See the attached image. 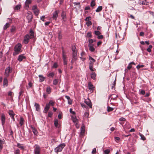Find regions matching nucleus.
Segmentation results:
<instances>
[{
	"mask_svg": "<svg viewBox=\"0 0 154 154\" xmlns=\"http://www.w3.org/2000/svg\"><path fill=\"white\" fill-rule=\"evenodd\" d=\"M60 12L59 10H57L54 11L53 13L52 17L54 19H56L58 17V14Z\"/></svg>",
	"mask_w": 154,
	"mask_h": 154,
	"instance_id": "11",
	"label": "nucleus"
},
{
	"mask_svg": "<svg viewBox=\"0 0 154 154\" xmlns=\"http://www.w3.org/2000/svg\"><path fill=\"white\" fill-rule=\"evenodd\" d=\"M58 66L57 64V63H54L53 65V68H57Z\"/></svg>",
	"mask_w": 154,
	"mask_h": 154,
	"instance_id": "59",
	"label": "nucleus"
},
{
	"mask_svg": "<svg viewBox=\"0 0 154 154\" xmlns=\"http://www.w3.org/2000/svg\"><path fill=\"white\" fill-rule=\"evenodd\" d=\"M139 3L142 5H148V2L146 0H139Z\"/></svg>",
	"mask_w": 154,
	"mask_h": 154,
	"instance_id": "14",
	"label": "nucleus"
},
{
	"mask_svg": "<svg viewBox=\"0 0 154 154\" xmlns=\"http://www.w3.org/2000/svg\"><path fill=\"white\" fill-rule=\"evenodd\" d=\"M85 117L88 118L89 115V113L88 112H85L84 114Z\"/></svg>",
	"mask_w": 154,
	"mask_h": 154,
	"instance_id": "49",
	"label": "nucleus"
},
{
	"mask_svg": "<svg viewBox=\"0 0 154 154\" xmlns=\"http://www.w3.org/2000/svg\"><path fill=\"white\" fill-rule=\"evenodd\" d=\"M8 114L11 117L13 121H15L14 116L15 115V113L12 110H10L8 112Z\"/></svg>",
	"mask_w": 154,
	"mask_h": 154,
	"instance_id": "10",
	"label": "nucleus"
},
{
	"mask_svg": "<svg viewBox=\"0 0 154 154\" xmlns=\"http://www.w3.org/2000/svg\"><path fill=\"white\" fill-rule=\"evenodd\" d=\"M54 126L56 127L59 128L60 126L58 123V121L57 119H55L54 120Z\"/></svg>",
	"mask_w": 154,
	"mask_h": 154,
	"instance_id": "18",
	"label": "nucleus"
},
{
	"mask_svg": "<svg viewBox=\"0 0 154 154\" xmlns=\"http://www.w3.org/2000/svg\"><path fill=\"white\" fill-rule=\"evenodd\" d=\"M72 119L73 122H74L75 123L76 125H77L78 120H77L76 116H72Z\"/></svg>",
	"mask_w": 154,
	"mask_h": 154,
	"instance_id": "21",
	"label": "nucleus"
},
{
	"mask_svg": "<svg viewBox=\"0 0 154 154\" xmlns=\"http://www.w3.org/2000/svg\"><path fill=\"white\" fill-rule=\"evenodd\" d=\"M89 60L90 61L89 63V69L91 71H94L95 70V69L93 68V65L95 61V60L90 56L89 57Z\"/></svg>",
	"mask_w": 154,
	"mask_h": 154,
	"instance_id": "3",
	"label": "nucleus"
},
{
	"mask_svg": "<svg viewBox=\"0 0 154 154\" xmlns=\"http://www.w3.org/2000/svg\"><path fill=\"white\" fill-rule=\"evenodd\" d=\"M80 134L81 135H83L85 132V127L84 125H82L81 128Z\"/></svg>",
	"mask_w": 154,
	"mask_h": 154,
	"instance_id": "19",
	"label": "nucleus"
},
{
	"mask_svg": "<svg viewBox=\"0 0 154 154\" xmlns=\"http://www.w3.org/2000/svg\"><path fill=\"white\" fill-rule=\"evenodd\" d=\"M58 83V80L57 79H54L53 81V84L54 85H56Z\"/></svg>",
	"mask_w": 154,
	"mask_h": 154,
	"instance_id": "45",
	"label": "nucleus"
},
{
	"mask_svg": "<svg viewBox=\"0 0 154 154\" xmlns=\"http://www.w3.org/2000/svg\"><path fill=\"white\" fill-rule=\"evenodd\" d=\"M53 115V113L51 111H49L48 112V116L49 117H51Z\"/></svg>",
	"mask_w": 154,
	"mask_h": 154,
	"instance_id": "46",
	"label": "nucleus"
},
{
	"mask_svg": "<svg viewBox=\"0 0 154 154\" xmlns=\"http://www.w3.org/2000/svg\"><path fill=\"white\" fill-rule=\"evenodd\" d=\"M10 24L9 23H7L3 26V29L4 30H5L8 28L10 26Z\"/></svg>",
	"mask_w": 154,
	"mask_h": 154,
	"instance_id": "27",
	"label": "nucleus"
},
{
	"mask_svg": "<svg viewBox=\"0 0 154 154\" xmlns=\"http://www.w3.org/2000/svg\"><path fill=\"white\" fill-rule=\"evenodd\" d=\"M31 38L28 34L26 35L24 37V42L25 44H27L29 42V39Z\"/></svg>",
	"mask_w": 154,
	"mask_h": 154,
	"instance_id": "9",
	"label": "nucleus"
},
{
	"mask_svg": "<svg viewBox=\"0 0 154 154\" xmlns=\"http://www.w3.org/2000/svg\"><path fill=\"white\" fill-rule=\"evenodd\" d=\"M32 9L35 15H37L38 14L39 10L37 8L36 5H35L32 6Z\"/></svg>",
	"mask_w": 154,
	"mask_h": 154,
	"instance_id": "8",
	"label": "nucleus"
},
{
	"mask_svg": "<svg viewBox=\"0 0 154 154\" xmlns=\"http://www.w3.org/2000/svg\"><path fill=\"white\" fill-rule=\"evenodd\" d=\"M87 36L88 37L91 38L92 36L91 33V32L88 33L87 34Z\"/></svg>",
	"mask_w": 154,
	"mask_h": 154,
	"instance_id": "56",
	"label": "nucleus"
},
{
	"mask_svg": "<svg viewBox=\"0 0 154 154\" xmlns=\"http://www.w3.org/2000/svg\"><path fill=\"white\" fill-rule=\"evenodd\" d=\"M48 110H49L48 109L46 108L45 107L44 108V110L43 112L45 113H47Z\"/></svg>",
	"mask_w": 154,
	"mask_h": 154,
	"instance_id": "54",
	"label": "nucleus"
},
{
	"mask_svg": "<svg viewBox=\"0 0 154 154\" xmlns=\"http://www.w3.org/2000/svg\"><path fill=\"white\" fill-rule=\"evenodd\" d=\"M41 152V148L40 146L35 144L34 146L33 154H40Z\"/></svg>",
	"mask_w": 154,
	"mask_h": 154,
	"instance_id": "4",
	"label": "nucleus"
},
{
	"mask_svg": "<svg viewBox=\"0 0 154 154\" xmlns=\"http://www.w3.org/2000/svg\"><path fill=\"white\" fill-rule=\"evenodd\" d=\"M54 75V73L53 72H52L49 73L48 75V77H53Z\"/></svg>",
	"mask_w": 154,
	"mask_h": 154,
	"instance_id": "38",
	"label": "nucleus"
},
{
	"mask_svg": "<svg viewBox=\"0 0 154 154\" xmlns=\"http://www.w3.org/2000/svg\"><path fill=\"white\" fill-rule=\"evenodd\" d=\"M81 105L82 107L87 108V106L84 103L81 104Z\"/></svg>",
	"mask_w": 154,
	"mask_h": 154,
	"instance_id": "62",
	"label": "nucleus"
},
{
	"mask_svg": "<svg viewBox=\"0 0 154 154\" xmlns=\"http://www.w3.org/2000/svg\"><path fill=\"white\" fill-rule=\"evenodd\" d=\"M144 66L143 65H138L136 66V68L138 69H139L140 68L143 67Z\"/></svg>",
	"mask_w": 154,
	"mask_h": 154,
	"instance_id": "39",
	"label": "nucleus"
},
{
	"mask_svg": "<svg viewBox=\"0 0 154 154\" xmlns=\"http://www.w3.org/2000/svg\"><path fill=\"white\" fill-rule=\"evenodd\" d=\"M66 144L63 143L58 145L54 149V152L56 153L60 152L62 151L63 149L65 146Z\"/></svg>",
	"mask_w": 154,
	"mask_h": 154,
	"instance_id": "2",
	"label": "nucleus"
},
{
	"mask_svg": "<svg viewBox=\"0 0 154 154\" xmlns=\"http://www.w3.org/2000/svg\"><path fill=\"white\" fill-rule=\"evenodd\" d=\"M1 120L2 121V124L3 125L5 123V115L4 114L1 115Z\"/></svg>",
	"mask_w": 154,
	"mask_h": 154,
	"instance_id": "13",
	"label": "nucleus"
},
{
	"mask_svg": "<svg viewBox=\"0 0 154 154\" xmlns=\"http://www.w3.org/2000/svg\"><path fill=\"white\" fill-rule=\"evenodd\" d=\"M29 34L31 38H33L34 37V32L32 29H30L29 31Z\"/></svg>",
	"mask_w": 154,
	"mask_h": 154,
	"instance_id": "24",
	"label": "nucleus"
},
{
	"mask_svg": "<svg viewBox=\"0 0 154 154\" xmlns=\"http://www.w3.org/2000/svg\"><path fill=\"white\" fill-rule=\"evenodd\" d=\"M31 0H26L24 6V7L26 9H27L29 8V5L31 4Z\"/></svg>",
	"mask_w": 154,
	"mask_h": 154,
	"instance_id": "12",
	"label": "nucleus"
},
{
	"mask_svg": "<svg viewBox=\"0 0 154 154\" xmlns=\"http://www.w3.org/2000/svg\"><path fill=\"white\" fill-rule=\"evenodd\" d=\"M118 97V96L116 95L115 94H112L109 97L111 98V99H113V100H114L115 99Z\"/></svg>",
	"mask_w": 154,
	"mask_h": 154,
	"instance_id": "36",
	"label": "nucleus"
},
{
	"mask_svg": "<svg viewBox=\"0 0 154 154\" xmlns=\"http://www.w3.org/2000/svg\"><path fill=\"white\" fill-rule=\"evenodd\" d=\"M145 91L143 90H142L140 91V94H142L144 95L145 94Z\"/></svg>",
	"mask_w": 154,
	"mask_h": 154,
	"instance_id": "55",
	"label": "nucleus"
},
{
	"mask_svg": "<svg viewBox=\"0 0 154 154\" xmlns=\"http://www.w3.org/2000/svg\"><path fill=\"white\" fill-rule=\"evenodd\" d=\"M39 78L40 82H43V81H44L45 78L42 75H39Z\"/></svg>",
	"mask_w": 154,
	"mask_h": 154,
	"instance_id": "33",
	"label": "nucleus"
},
{
	"mask_svg": "<svg viewBox=\"0 0 154 154\" xmlns=\"http://www.w3.org/2000/svg\"><path fill=\"white\" fill-rule=\"evenodd\" d=\"M96 152V149L95 148H94L93 149V150L92 151V154H94Z\"/></svg>",
	"mask_w": 154,
	"mask_h": 154,
	"instance_id": "57",
	"label": "nucleus"
},
{
	"mask_svg": "<svg viewBox=\"0 0 154 154\" xmlns=\"http://www.w3.org/2000/svg\"><path fill=\"white\" fill-rule=\"evenodd\" d=\"M17 146L19 148H20L21 149H24V147L23 145L20 143H17Z\"/></svg>",
	"mask_w": 154,
	"mask_h": 154,
	"instance_id": "30",
	"label": "nucleus"
},
{
	"mask_svg": "<svg viewBox=\"0 0 154 154\" xmlns=\"http://www.w3.org/2000/svg\"><path fill=\"white\" fill-rule=\"evenodd\" d=\"M140 136L141 137V139L142 140H145L146 138L142 134H140Z\"/></svg>",
	"mask_w": 154,
	"mask_h": 154,
	"instance_id": "51",
	"label": "nucleus"
},
{
	"mask_svg": "<svg viewBox=\"0 0 154 154\" xmlns=\"http://www.w3.org/2000/svg\"><path fill=\"white\" fill-rule=\"evenodd\" d=\"M24 120L23 118L21 117L20 120V126H22L23 124Z\"/></svg>",
	"mask_w": 154,
	"mask_h": 154,
	"instance_id": "31",
	"label": "nucleus"
},
{
	"mask_svg": "<svg viewBox=\"0 0 154 154\" xmlns=\"http://www.w3.org/2000/svg\"><path fill=\"white\" fill-rule=\"evenodd\" d=\"M119 140L120 138L119 137H115V140L117 142H118V141H119Z\"/></svg>",
	"mask_w": 154,
	"mask_h": 154,
	"instance_id": "53",
	"label": "nucleus"
},
{
	"mask_svg": "<svg viewBox=\"0 0 154 154\" xmlns=\"http://www.w3.org/2000/svg\"><path fill=\"white\" fill-rule=\"evenodd\" d=\"M91 76L92 79H95L96 78V74L95 72H92L91 74Z\"/></svg>",
	"mask_w": 154,
	"mask_h": 154,
	"instance_id": "26",
	"label": "nucleus"
},
{
	"mask_svg": "<svg viewBox=\"0 0 154 154\" xmlns=\"http://www.w3.org/2000/svg\"><path fill=\"white\" fill-rule=\"evenodd\" d=\"M46 92L48 94H50L51 92V89L50 87H47L46 89Z\"/></svg>",
	"mask_w": 154,
	"mask_h": 154,
	"instance_id": "28",
	"label": "nucleus"
},
{
	"mask_svg": "<svg viewBox=\"0 0 154 154\" xmlns=\"http://www.w3.org/2000/svg\"><path fill=\"white\" fill-rule=\"evenodd\" d=\"M88 87L89 89L91 90H93L94 88L93 85L90 82L88 83Z\"/></svg>",
	"mask_w": 154,
	"mask_h": 154,
	"instance_id": "22",
	"label": "nucleus"
},
{
	"mask_svg": "<svg viewBox=\"0 0 154 154\" xmlns=\"http://www.w3.org/2000/svg\"><path fill=\"white\" fill-rule=\"evenodd\" d=\"M12 71L11 67L10 66L8 67L5 69L4 75L6 77H8L10 75V74L12 72Z\"/></svg>",
	"mask_w": 154,
	"mask_h": 154,
	"instance_id": "5",
	"label": "nucleus"
},
{
	"mask_svg": "<svg viewBox=\"0 0 154 154\" xmlns=\"http://www.w3.org/2000/svg\"><path fill=\"white\" fill-rule=\"evenodd\" d=\"M114 108L112 107H111L110 106H108L107 107V111L108 112L111 111L113 110Z\"/></svg>",
	"mask_w": 154,
	"mask_h": 154,
	"instance_id": "41",
	"label": "nucleus"
},
{
	"mask_svg": "<svg viewBox=\"0 0 154 154\" xmlns=\"http://www.w3.org/2000/svg\"><path fill=\"white\" fill-rule=\"evenodd\" d=\"M125 119L123 117H121L119 119V120L120 121H125Z\"/></svg>",
	"mask_w": 154,
	"mask_h": 154,
	"instance_id": "64",
	"label": "nucleus"
},
{
	"mask_svg": "<svg viewBox=\"0 0 154 154\" xmlns=\"http://www.w3.org/2000/svg\"><path fill=\"white\" fill-rule=\"evenodd\" d=\"M21 45L20 43H18L14 47V52L13 53L14 56L16 55L19 54L21 48Z\"/></svg>",
	"mask_w": 154,
	"mask_h": 154,
	"instance_id": "1",
	"label": "nucleus"
},
{
	"mask_svg": "<svg viewBox=\"0 0 154 154\" xmlns=\"http://www.w3.org/2000/svg\"><path fill=\"white\" fill-rule=\"evenodd\" d=\"M20 7H21L20 5H18L15 6V9L18 10L19 9H20Z\"/></svg>",
	"mask_w": 154,
	"mask_h": 154,
	"instance_id": "44",
	"label": "nucleus"
},
{
	"mask_svg": "<svg viewBox=\"0 0 154 154\" xmlns=\"http://www.w3.org/2000/svg\"><path fill=\"white\" fill-rule=\"evenodd\" d=\"M66 16V14L65 12H64V11H62L61 14V16L62 19H64L65 18Z\"/></svg>",
	"mask_w": 154,
	"mask_h": 154,
	"instance_id": "32",
	"label": "nucleus"
},
{
	"mask_svg": "<svg viewBox=\"0 0 154 154\" xmlns=\"http://www.w3.org/2000/svg\"><path fill=\"white\" fill-rule=\"evenodd\" d=\"M31 128L32 129V131L34 134L37 135L38 134V132L37 129L34 127H33L32 126L31 127Z\"/></svg>",
	"mask_w": 154,
	"mask_h": 154,
	"instance_id": "20",
	"label": "nucleus"
},
{
	"mask_svg": "<svg viewBox=\"0 0 154 154\" xmlns=\"http://www.w3.org/2000/svg\"><path fill=\"white\" fill-rule=\"evenodd\" d=\"M89 20H88V21H87L86 22V24L88 26H89L91 25L92 24V23L91 21H89Z\"/></svg>",
	"mask_w": 154,
	"mask_h": 154,
	"instance_id": "47",
	"label": "nucleus"
},
{
	"mask_svg": "<svg viewBox=\"0 0 154 154\" xmlns=\"http://www.w3.org/2000/svg\"><path fill=\"white\" fill-rule=\"evenodd\" d=\"M152 48V45H149V48L147 49V51L148 52H150L151 51V48Z\"/></svg>",
	"mask_w": 154,
	"mask_h": 154,
	"instance_id": "42",
	"label": "nucleus"
},
{
	"mask_svg": "<svg viewBox=\"0 0 154 154\" xmlns=\"http://www.w3.org/2000/svg\"><path fill=\"white\" fill-rule=\"evenodd\" d=\"M88 47L90 51L92 52L94 51L95 48L94 47V45L92 44H89Z\"/></svg>",
	"mask_w": 154,
	"mask_h": 154,
	"instance_id": "16",
	"label": "nucleus"
},
{
	"mask_svg": "<svg viewBox=\"0 0 154 154\" xmlns=\"http://www.w3.org/2000/svg\"><path fill=\"white\" fill-rule=\"evenodd\" d=\"M103 38V35H99L97 36L98 39H102Z\"/></svg>",
	"mask_w": 154,
	"mask_h": 154,
	"instance_id": "63",
	"label": "nucleus"
},
{
	"mask_svg": "<svg viewBox=\"0 0 154 154\" xmlns=\"http://www.w3.org/2000/svg\"><path fill=\"white\" fill-rule=\"evenodd\" d=\"M69 111H70V112L71 113H72V114H73V115H75V112L74 111H72V108H70V109Z\"/></svg>",
	"mask_w": 154,
	"mask_h": 154,
	"instance_id": "58",
	"label": "nucleus"
},
{
	"mask_svg": "<svg viewBox=\"0 0 154 154\" xmlns=\"http://www.w3.org/2000/svg\"><path fill=\"white\" fill-rule=\"evenodd\" d=\"M85 102L90 108H92L91 102L89 99L88 98L87 99H85Z\"/></svg>",
	"mask_w": 154,
	"mask_h": 154,
	"instance_id": "7",
	"label": "nucleus"
},
{
	"mask_svg": "<svg viewBox=\"0 0 154 154\" xmlns=\"http://www.w3.org/2000/svg\"><path fill=\"white\" fill-rule=\"evenodd\" d=\"M62 59L63 60H66V56L63 51H62Z\"/></svg>",
	"mask_w": 154,
	"mask_h": 154,
	"instance_id": "29",
	"label": "nucleus"
},
{
	"mask_svg": "<svg viewBox=\"0 0 154 154\" xmlns=\"http://www.w3.org/2000/svg\"><path fill=\"white\" fill-rule=\"evenodd\" d=\"M34 106L35 108V110L37 111H39L40 110V107L39 105L36 103H35Z\"/></svg>",
	"mask_w": 154,
	"mask_h": 154,
	"instance_id": "17",
	"label": "nucleus"
},
{
	"mask_svg": "<svg viewBox=\"0 0 154 154\" xmlns=\"http://www.w3.org/2000/svg\"><path fill=\"white\" fill-rule=\"evenodd\" d=\"M62 38V35L61 34V32H59L58 33V38L59 40H60Z\"/></svg>",
	"mask_w": 154,
	"mask_h": 154,
	"instance_id": "37",
	"label": "nucleus"
},
{
	"mask_svg": "<svg viewBox=\"0 0 154 154\" xmlns=\"http://www.w3.org/2000/svg\"><path fill=\"white\" fill-rule=\"evenodd\" d=\"M95 5V3L94 1H92L91 3V7H93Z\"/></svg>",
	"mask_w": 154,
	"mask_h": 154,
	"instance_id": "50",
	"label": "nucleus"
},
{
	"mask_svg": "<svg viewBox=\"0 0 154 154\" xmlns=\"http://www.w3.org/2000/svg\"><path fill=\"white\" fill-rule=\"evenodd\" d=\"M4 143V141L3 140H2L0 138V152L2 150L3 148V144Z\"/></svg>",
	"mask_w": 154,
	"mask_h": 154,
	"instance_id": "25",
	"label": "nucleus"
},
{
	"mask_svg": "<svg viewBox=\"0 0 154 154\" xmlns=\"http://www.w3.org/2000/svg\"><path fill=\"white\" fill-rule=\"evenodd\" d=\"M102 9V7L101 6H99L98 8L96 10V12H98L100 11Z\"/></svg>",
	"mask_w": 154,
	"mask_h": 154,
	"instance_id": "35",
	"label": "nucleus"
},
{
	"mask_svg": "<svg viewBox=\"0 0 154 154\" xmlns=\"http://www.w3.org/2000/svg\"><path fill=\"white\" fill-rule=\"evenodd\" d=\"M74 5H77V6H78V8H79L80 7V6H81L80 3H79V2H78V3L74 2Z\"/></svg>",
	"mask_w": 154,
	"mask_h": 154,
	"instance_id": "48",
	"label": "nucleus"
},
{
	"mask_svg": "<svg viewBox=\"0 0 154 154\" xmlns=\"http://www.w3.org/2000/svg\"><path fill=\"white\" fill-rule=\"evenodd\" d=\"M25 56L24 55H20L18 57L17 60H18L20 61H22L23 60L25 59Z\"/></svg>",
	"mask_w": 154,
	"mask_h": 154,
	"instance_id": "15",
	"label": "nucleus"
},
{
	"mask_svg": "<svg viewBox=\"0 0 154 154\" xmlns=\"http://www.w3.org/2000/svg\"><path fill=\"white\" fill-rule=\"evenodd\" d=\"M95 34L97 35L98 36L101 34L100 32L98 31H94Z\"/></svg>",
	"mask_w": 154,
	"mask_h": 154,
	"instance_id": "43",
	"label": "nucleus"
},
{
	"mask_svg": "<svg viewBox=\"0 0 154 154\" xmlns=\"http://www.w3.org/2000/svg\"><path fill=\"white\" fill-rule=\"evenodd\" d=\"M14 154H20V151L18 149H17L14 151Z\"/></svg>",
	"mask_w": 154,
	"mask_h": 154,
	"instance_id": "40",
	"label": "nucleus"
},
{
	"mask_svg": "<svg viewBox=\"0 0 154 154\" xmlns=\"http://www.w3.org/2000/svg\"><path fill=\"white\" fill-rule=\"evenodd\" d=\"M148 12L152 16H153V18H154V13L153 12H152L151 11H149L147 12Z\"/></svg>",
	"mask_w": 154,
	"mask_h": 154,
	"instance_id": "60",
	"label": "nucleus"
},
{
	"mask_svg": "<svg viewBox=\"0 0 154 154\" xmlns=\"http://www.w3.org/2000/svg\"><path fill=\"white\" fill-rule=\"evenodd\" d=\"M3 85L4 86H7L8 85V80L7 77L4 78L3 81Z\"/></svg>",
	"mask_w": 154,
	"mask_h": 154,
	"instance_id": "23",
	"label": "nucleus"
},
{
	"mask_svg": "<svg viewBox=\"0 0 154 154\" xmlns=\"http://www.w3.org/2000/svg\"><path fill=\"white\" fill-rule=\"evenodd\" d=\"M28 85L29 88H31L32 86V83L31 82H29L28 84Z\"/></svg>",
	"mask_w": 154,
	"mask_h": 154,
	"instance_id": "61",
	"label": "nucleus"
},
{
	"mask_svg": "<svg viewBox=\"0 0 154 154\" xmlns=\"http://www.w3.org/2000/svg\"><path fill=\"white\" fill-rule=\"evenodd\" d=\"M72 57L75 60H76L77 58L76 56L77 54V50H76V48L75 46L72 47Z\"/></svg>",
	"mask_w": 154,
	"mask_h": 154,
	"instance_id": "6",
	"label": "nucleus"
},
{
	"mask_svg": "<svg viewBox=\"0 0 154 154\" xmlns=\"http://www.w3.org/2000/svg\"><path fill=\"white\" fill-rule=\"evenodd\" d=\"M109 152L110 151L109 149H106L104 151L105 154H108Z\"/></svg>",
	"mask_w": 154,
	"mask_h": 154,
	"instance_id": "52",
	"label": "nucleus"
},
{
	"mask_svg": "<svg viewBox=\"0 0 154 154\" xmlns=\"http://www.w3.org/2000/svg\"><path fill=\"white\" fill-rule=\"evenodd\" d=\"M48 104L50 105L51 106H54L55 104V102L53 100H50L49 101Z\"/></svg>",
	"mask_w": 154,
	"mask_h": 154,
	"instance_id": "34",
	"label": "nucleus"
}]
</instances>
